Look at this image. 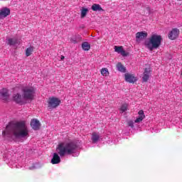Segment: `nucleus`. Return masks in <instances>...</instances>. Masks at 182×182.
<instances>
[{"label":"nucleus","mask_w":182,"mask_h":182,"mask_svg":"<svg viewBox=\"0 0 182 182\" xmlns=\"http://www.w3.org/2000/svg\"><path fill=\"white\" fill-rule=\"evenodd\" d=\"M2 136L11 141H18L29 137V129L24 121H11L6 127V130L2 132Z\"/></svg>","instance_id":"f257e3e1"},{"label":"nucleus","mask_w":182,"mask_h":182,"mask_svg":"<svg viewBox=\"0 0 182 182\" xmlns=\"http://www.w3.org/2000/svg\"><path fill=\"white\" fill-rule=\"evenodd\" d=\"M80 150V146L77 145L76 141L70 142H63L58 144L57 147L58 153H54L53 154V159H51L52 164H59L60 163V157H64V156H70V154H76L79 156V151ZM60 155V156H59Z\"/></svg>","instance_id":"f03ea898"},{"label":"nucleus","mask_w":182,"mask_h":182,"mask_svg":"<svg viewBox=\"0 0 182 182\" xmlns=\"http://www.w3.org/2000/svg\"><path fill=\"white\" fill-rule=\"evenodd\" d=\"M161 36L154 34L149 41H145V46L151 51L154 50V49H159L161 45Z\"/></svg>","instance_id":"7ed1b4c3"},{"label":"nucleus","mask_w":182,"mask_h":182,"mask_svg":"<svg viewBox=\"0 0 182 182\" xmlns=\"http://www.w3.org/2000/svg\"><path fill=\"white\" fill-rule=\"evenodd\" d=\"M24 100H33L36 90L33 87H23L21 90Z\"/></svg>","instance_id":"20e7f679"},{"label":"nucleus","mask_w":182,"mask_h":182,"mask_svg":"<svg viewBox=\"0 0 182 182\" xmlns=\"http://www.w3.org/2000/svg\"><path fill=\"white\" fill-rule=\"evenodd\" d=\"M60 103H61V101H60V100H59V98L55 97H52L48 99V107L50 109H56V107H58V106H59V105H60Z\"/></svg>","instance_id":"39448f33"},{"label":"nucleus","mask_w":182,"mask_h":182,"mask_svg":"<svg viewBox=\"0 0 182 182\" xmlns=\"http://www.w3.org/2000/svg\"><path fill=\"white\" fill-rule=\"evenodd\" d=\"M0 99L4 102H8L9 100V90L6 88L0 90Z\"/></svg>","instance_id":"423d86ee"},{"label":"nucleus","mask_w":182,"mask_h":182,"mask_svg":"<svg viewBox=\"0 0 182 182\" xmlns=\"http://www.w3.org/2000/svg\"><path fill=\"white\" fill-rule=\"evenodd\" d=\"M12 100L17 105H23V95L22 96L19 92L13 94Z\"/></svg>","instance_id":"0eeeda50"},{"label":"nucleus","mask_w":182,"mask_h":182,"mask_svg":"<svg viewBox=\"0 0 182 182\" xmlns=\"http://www.w3.org/2000/svg\"><path fill=\"white\" fill-rule=\"evenodd\" d=\"M178 33H180V31L178 28H173L168 33V38L171 41H174V39H177L178 36Z\"/></svg>","instance_id":"6e6552de"},{"label":"nucleus","mask_w":182,"mask_h":182,"mask_svg":"<svg viewBox=\"0 0 182 182\" xmlns=\"http://www.w3.org/2000/svg\"><path fill=\"white\" fill-rule=\"evenodd\" d=\"M9 15H11V9H8V7H4L0 10V19L6 18Z\"/></svg>","instance_id":"1a4fd4ad"},{"label":"nucleus","mask_w":182,"mask_h":182,"mask_svg":"<svg viewBox=\"0 0 182 182\" xmlns=\"http://www.w3.org/2000/svg\"><path fill=\"white\" fill-rule=\"evenodd\" d=\"M91 141L92 144H96L100 141V134L99 132H92L91 136Z\"/></svg>","instance_id":"9d476101"},{"label":"nucleus","mask_w":182,"mask_h":182,"mask_svg":"<svg viewBox=\"0 0 182 182\" xmlns=\"http://www.w3.org/2000/svg\"><path fill=\"white\" fill-rule=\"evenodd\" d=\"M31 127L34 130H39V127H41V122L36 119H33L31 121Z\"/></svg>","instance_id":"9b49d317"},{"label":"nucleus","mask_w":182,"mask_h":182,"mask_svg":"<svg viewBox=\"0 0 182 182\" xmlns=\"http://www.w3.org/2000/svg\"><path fill=\"white\" fill-rule=\"evenodd\" d=\"M114 50L117 52V53H120L122 56H127V55H129V53H127L126 50L123 49V46H115Z\"/></svg>","instance_id":"f8f14e48"},{"label":"nucleus","mask_w":182,"mask_h":182,"mask_svg":"<svg viewBox=\"0 0 182 182\" xmlns=\"http://www.w3.org/2000/svg\"><path fill=\"white\" fill-rule=\"evenodd\" d=\"M125 80L129 83H134V82H137V78L132 75L129 73L125 74Z\"/></svg>","instance_id":"ddd939ff"},{"label":"nucleus","mask_w":182,"mask_h":182,"mask_svg":"<svg viewBox=\"0 0 182 182\" xmlns=\"http://www.w3.org/2000/svg\"><path fill=\"white\" fill-rule=\"evenodd\" d=\"M138 114L139 116L134 120V123H140V122H143V119L146 118V115H144V111L142 109L139 111Z\"/></svg>","instance_id":"4468645a"},{"label":"nucleus","mask_w":182,"mask_h":182,"mask_svg":"<svg viewBox=\"0 0 182 182\" xmlns=\"http://www.w3.org/2000/svg\"><path fill=\"white\" fill-rule=\"evenodd\" d=\"M6 43L9 46H16V45H19L20 42L18 38H9L6 41Z\"/></svg>","instance_id":"2eb2a0df"},{"label":"nucleus","mask_w":182,"mask_h":182,"mask_svg":"<svg viewBox=\"0 0 182 182\" xmlns=\"http://www.w3.org/2000/svg\"><path fill=\"white\" fill-rule=\"evenodd\" d=\"M150 77V68H145L144 75L142 77L143 82H147Z\"/></svg>","instance_id":"dca6fc26"},{"label":"nucleus","mask_w":182,"mask_h":182,"mask_svg":"<svg viewBox=\"0 0 182 182\" xmlns=\"http://www.w3.org/2000/svg\"><path fill=\"white\" fill-rule=\"evenodd\" d=\"M147 38V33L146 31H141L136 33V39H146Z\"/></svg>","instance_id":"f3484780"},{"label":"nucleus","mask_w":182,"mask_h":182,"mask_svg":"<svg viewBox=\"0 0 182 182\" xmlns=\"http://www.w3.org/2000/svg\"><path fill=\"white\" fill-rule=\"evenodd\" d=\"M117 69L119 70V72H122V73H126V67H124L122 63H117Z\"/></svg>","instance_id":"a211bd4d"},{"label":"nucleus","mask_w":182,"mask_h":182,"mask_svg":"<svg viewBox=\"0 0 182 182\" xmlns=\"http://www.w3.org/2000/svg\"><path fill=\"white\" fill-rule=\"evenodd\" d=\"M91 9L92 11H95V12H97V11L99 12L103 11V9H102V6L100 5V4H94L92 7H91Z\"/></svg>","instance_id":"6ab92c4d"},{"label":"nucleus","mask_w":182,"mask_h":182,"mask_svg":"<svg viewBox=\"0 0 182 182\" xmlns=\"http://www.w3.org/2000/svg\"><path fill=\"white\" fill-rule=\"evenodd\" d=\"M87 12H89V9H86L85 7H82L81 9V19H83V18H85L86 15H87Z\"/></svg>","instance_id":"aec40b11"},{"label":"nucleus","mask_w":182,"mask_h":182,"mask_svg":"<svg viewBox=\"0 0 182 182\" xmlns=\"http://www.w3.org/2000/svg\"><path fill=\"white\" fill-rule=\"evenodd\" d=\"M33 46H30L28 48H26V56L28 58L29 56H31V55H32V52H33Z\"/></svg>","instance_id":"412c9836"},{"label":"nucleus","mask_w":182,"mask_h":182,"mask_svg":"<svg viewBox=\"0 0 182 182\" xmlns=\"http://www.w3.org/2000/svg\"><path fill=\"white\" fill-rule=\"evenodd\" d=\"M129 107V105L127 104H123L122 106H121V108L119 109V112L121 114H123L125 112H127V109Z\"/></svg>","instance_id":"4be33fe9"},{"label":"nucleus","mask_w":182,"mask_h":182,"mask_svg":"<svg viewBox=\"0 0 182 182\" xmlns=\"http://www.w3.org/2000/svg\"><path fill=\"white\" fill-rule=\"evenodd\" d=\"M82 48L83 50H89L90 49V45L87 42H84L82 44Z\"/></svg>","instance_id":"5701e85b"},{"label":"nucleus","mask_w":182,"mask_h":182,"mask_svg":"<svg viewBox=\"0 0 182 182\" xmlns=\"http://www.w3.org/2000/svg\"><path fill=\"white\" fill-rule=\"evenodd\" d=\"M101 75L102 76H108L109 75V70L106 68H104L101 70Z\"/></svg>","instance_id":"b1692460"},{"label":"nucleus","mask_w":182,"mask_h":182,"mask_svg":"<svg viewBox=\"0 0 182 182\" xmlns=\"http://www.w3.org/2000/svg\"><path fill=\"white\" fill-rule=\"evenodd\" d=\"M127 124L131 129H133V127H134V122L132 120L128 121Z\"/></svg>","instance_id":"393cba45"},{"label":"nucleus","mask_w":182,"mask_h":182,"mask_svg":"<svg viewBox=\"0 0 182 182\" xmlns=\"http://www.w3.org/2000/svg\"><path fill=\"white\" fill-rule=\"evenodd\" d=\"M71 42L73 43H77V41L76 40V38H71Z\"/></svg>","instance_id":"a878e982"},{"label":"nucleus","mask_w":182,"mask_h":182,"mask_svg":"<svg viewBox=\"0 0 182 182\" xmlns=\"http://www.w3.org/2000/svg\"><path fill=\"white\" fill-rule=\"evenodd\" d=\"M30 170H33V168H36V166H35V165H33V166L29 168Z\"/></svg>","instance_id":"bb28decb"},{"label":"nucleus","mask_w":182,"mask_h":182,"mask_svg":"<svg viewBox=\"0 0 182 182\" xmlns=\"http://www.w3.org/2000/svg\"><path fill=\"white\" fill-rule=\"evenodd\" d=\"M60 59L61 60H63L65 59V56L62 55Z\"/></svg>","instance_id":"cd10ccee"},{"label":"nucleus","mask_w":182,"mask_h":182,"mask_svg":"<svg viewBox=\"0 0 182 182\" xmlns=\"http://www.w3.org/2000/svg\"><path fill=\"white\" fill-rule=\"evenodd\" d=\"M178 1H181V0H178Z\"/></svg>","instance_id":"c85d7f7f"}]
</instances>
